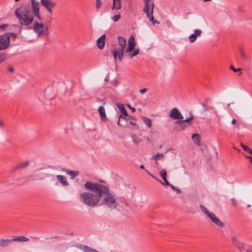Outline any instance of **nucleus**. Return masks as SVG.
I'll return each instance as SVG.
<instances>
[{"mask_svg": "<svg viewBox=\"0 0 252 252\" xmlns=\"http://www.w3.org/2000/svg\"><path fill=\"white\" fill-rule=\"evenodd\" d=\"M86 189L92 191H99L101 194V198L103 196L102 202L103 205H105L109 208L115 209L116 208V201L114 196L110 192L109 188L104 185L99 183H93L87 182L84 185Z\"/></svg>", "mask_w": 252, "mask_h": 252, "instance_id": "1", "label": "nucleus"}, {"mask_svg": "<svg viewBox=\"0 0 252 252\" xmlns=\"http://www.w3.org/2000/svg\"><path fill=\"white\" fill-rule=\"evenodd\" d=\"M15 15L20 22V26L14 25V27H19L21 32L22 26H28L31 25L34 19V15L32 13L31 8L27 5H21L16 8Z\"/></svg>", "mask_w": 252, "mask_h": 252, "instance_id": "2", "label": "nucleus"}, {"mask_svg": "<svg viewBox=\"0 0 252 252\" xmlns=\"http://www.w3.org/2000/svg\"><path fill=\"white\" fill-rule=\"evenodd\" d=\"M95 193L83 192L80 195L82 202L90 207L96 206L101 198V194L99 191H92Z\"/></svg>", "mask_w": 252, "mask_h": 252, "instance_id": "3", "label": "nucleus"}, {"mask_svg": "<svg viewBox=\"0 0 252 252\" xmlns=\"http://www.w3.org/2000/svg\"><path fill=\"white\" fill-rule=\"evenodd\" d=\"M33 30L37 34L38 37L41 35L48 36L49 35L48 28L43 24L39 23L37 21L34 22Z\"/></svg>", "mask_w": 252, "mask_h": 252, "instance_id": "4", "label": "nucleus"}, {"mask_svg": "<svg viewBox=\"0 0 252 252\" xmlns=\"http://www.w3.org/2000/svg\"><path fill=\"white\" fill-rule=\"evenodd\" d=\"M10 39L8 34L0 36V51L6 49L9 46Z\"/></svg>", "mask_w": 252, "mask_h": 252, "instance_id": "5", "label": "nucleus"}, {"mask_svg": "<svg viewBox=\"0 0 252 252\" xmlns=\"http://www.w3.org/2000/svg\"><path fill=\"white\" fill-rule=\"evenodd\" d=\"M41 3L50 14L52 13V8L57 5V3L52 0H41Z\"/></svg>", "mask_w": 252, "mask_h": 252, "instance_id": "6", "label": "nucleus"}, {"mask_svg": "<svg viewBox=\"0 0 252 252\" xmlns=\"http://www.w3.org/2000/svg\"><path fill=\"white\" fill-rule=\"evenodd\" d=\"M31 6L34 15L39 20H41V18L39 14V9L38 2L35 0H31Z\"/></svg>", "mask_w": 252, "mask_h": 252, "instance_id": "7", "label": "nucleus"}, {"mask_svg": "<svg viewBox=\"0 0 252 252\" xmlns=\"http://www.w3.org/2000/svg\"><path fill=\"white\" fill-rule=\"evenodd\" d=\"M169 117L174 120L183 119V115L177 108H174L170 111Z\"/></svg>", "mask_w": 252, "mask_h": 252, "instance_id": "8", "label": "nucleus"}, {"mask_svg": "<svg viewBox=\"0 0 252 252\" xmlns=\"http://www.w3.org/2000/svg\"><path fill=\"white\" fill-rule=\"evenodd\" d=\"M208 217L212 221L217 225L220 227H223L224 226L223 222L221 221L220 219L213 213L211 212L210 215Z\"/></svg>", "mask_w": 252, "mask_h": 252, "instance_id": "9", "label": "nucleus"}, {"mask_svg": "<svg viewBox=\"0 0 252 252\" xmlns=\"http://www.w3.org/2000/svg\"><path fill=\"white\" fill-rule=\"evenodd\" d=\"M125 49H114L112 51L113 55L115 62L117 61V58L118 56L119 60L121 62L124 58Z\"/></svg>", "mask_w": 252, "mask_h": 252, "instance_id": "10", "label": "nucleus"}, {"mask_svg": "<svg viewBox=\"0 0 252 252\" xmlns=\"http://www.w3.org/2000/svg\"><path fill=\"white\" fill-rule=\"evenodd\" d=\"M135 46V39L133 35L130 36L128 40V48L126 49V52L129 53L133 51Z\"/></svg>", "mask_w": 252, "mask_h": 252, "instance_id": "11", "label": "nucleus"}, {"mask_svg": "<svg viewBox=\"0 0 252 252\" xmlns=\"http://www.w3.org/2000/svg\"><path fill=\"white\" fill-rule=\"evenodd\" d=\"M106 36L105 34H102L97 40L96 43L97 47L100 49H102L105 45V39Z\"/></svg>", "mask_w": 252, "mask_h": 252, "instance_id": "12", "label": "nucleus"}, {"mask_svg": "<svg viewBox=\"0 0 252 252\" xmlns=\"http://www.w3.org/2000/svg\"><path fill=\"white\" fill-rule=\"evenodd\" d=\"M201 33V31L199 29H196L194 31V33L191 34L189 36V40L191 43L194 42L197 36H200Z\"/></svg>", "mask_w": 252, "mask_h": 252, "instance_id": "13", "label": "nucleus"}, {"mask_svg": "<svg viewBox=\"0 0 252 252\" xmlns=\"http://www.w3.org/2000/svg\"><path fill=\"white\" fill-rule=\"evenodd\" d=\"M152 6L151 13H150V11H149L150 6H149L148 9L147 10H145V7H144L143 11H144V13H145L146 14L147 17L150 19V20L152 22H153V21L155 20L154 19V17L153 15L154 4L153 3H152Z\"/></svg>", "mask_w": 252, "mask_h": 252, "instance_id": "14", "label": "nucleus"}, {"mask_svg": "<svg viewBox=\"0 0 252 252\" xmlns=\"http://www.w3.org/2000/svg\"><path fill=\"white\" fill-rule=\"evenodd\" d=\"M119 49H125L126 47V39L123 37L118 36Z\"/></svg>", "mask_w": 252, "mask_h": 252, "instance_id": "15", "label": "nucleus"}, {"mask_svg": "<svg viewBox=\"0 0 252 252\" xmlns=\"http://www.w3.org/2000/svg\"><path fill=\"white\" fill-rule=\"evenodd\" d=\"M57 180L60 182L64 186H67L69 185L68 183L66 181V178L63 175H57Z\"/></svg>", "mask_w": 252, "mask_h": 252, "instance_id": "16", "label": "nucleus"}, {"mask_svg": "<svg viewBox=\"0 0 252 252\" xmlns=\"http://www.w3.org/2000/svg\"><path fill=\"white\" fill-rule=\"evenodd\" d=\"M192 139L193 140L194 143L200 146L201 144L200 136L199 134L194 133L192 135Z\"/></svg>", "mask_w": 252, "mask_h": 252, "instance_id": "17", "label": "nucleus"}, {"mask_svg": "<svg viewBox=\"0 0 252 252\" xmlns=\"http://www.w3.org/2000/svg\"><path fill=\"white\" fill-rule=\"evenodd\" d=\"M175 124H177L180 126V128H179V130H183L184 128L189 127L190 125V124H186L182 120L177 121Z\"/></svg>", "mask_w": 252, "mask_h": 252, "instance_id": "18", "label": "nucleus"}, {"mask_svg": "<svg viewBox=\"0 0 252 252\" xmlns=\"http://www.w3.org/2000/svg\"><path fill=\"white\" fill-rule=\"evenodd\" d=\"M63 171L65 172L67 174L71 176V179H73L78 175V171H72L66 168L63 169Z\"/></svg>", "mask_w": 252, "mask_h": 252, "instance_id": "19", "label": "nucleus"}, {"mask_svg": "<svg viewBox=\"0 0 252 252\" xmlns=\"http://www.w3.org/2000/svg\"><path fill=\"white\" fill-rule=\"evenodd\" d=\"M12 239H0V247H5L8 246L10 243L12 242Z\"/></svg>", "mask_w": 252, "mask_h": 252, "instance_id": "20", "label": "nucleus"}, {"mask_svg": "<svg viewBox=\"0 0 252 252\" xmlns=\"http://www.w3.org/2000/svg\"><path fill=\"white\" fill-rule=\"evenodd\" d=\"M29 162L28 161H26L25 162L21 163L18 164L17 166H16L13 168V170L16 171L20 168H24L26 167L29 165Z\"/></svg>", "mask_w": 252, "mask_h": 252, "instance_id": "21", "label": "nucleus"}, {"mask_svg": "<svg viewBox=\"0 0 252 252\" xmlns=\"http://www.w3.org/2000/svg\"><path fill=\"white\" fill-rule=\"evenodd\" d=\"M122 8L121 0H116L115 2H113L112 9L119 10Z\"/></svg>", "mask_w": 252, "mask_h": 252, "instance_id": "22", "label": "nucleus"}, {"mask_svg": "<svg viewBox=\"0 0 252 252\" xmlns=\"http://www.w3.org/2000/svg\"><path fill=\"white\" fill-rule=\"evenodd\" d=\"M13 241L26 242L29 241V239L25 236H20L12 239Z\"/></svg>", "mask_w": 252, "mask_h": 252, "instance_id": "23", "label": "nucleus"}, {"mask_svg": "<svg viewBox=\"0 0 252 252\" xmlns=\"http://www.w3.org/2000/svg\"><path fill=\"white\" fill-rule=\"evenodd\" d=\"M98 112L102 119L106 118L105 110L103 106H100L98 108Z\"/></svg>", "mask_w": 252, "mask_h": 252, "instance_id": "24", "label": "nucleus"}, {"mask_svg": "<svg viewBox=\"0 0 252 252\" xmlns=\"http://www.w3.org/2000/svg\"><path fill=\"white\" fill-rule=\"evenodd\" d=\"M164 155L162 153H158L152 157V159L156 160V163L158 164L157 160H159L164 157Z\"/></svg>", "mask_w": 252, "mask_h": 252, "instance_id": "25", "label": "nucleus"}, {"mask_svg": "<svg viewBox=\"0 0 252 252\" xmlns=\"http://www.w3.org/2000/svg\"><path fill=\"white\" fill-rule=\"evenodd\" d=\"M147 172L153 178H155V179H156L157 180H158V181H159L160 183H161L163 185H166V186H168L170 187V185H171L170 183H169L168 182V181L167 180L166 178L165 179H163V180L164 181V183L160 181L159 180H158V179H157L154 175H152L150 172H149L147 170H146Z\"/></svg>", "mask_w": 252, "mask_h": 252, "instance_id": "26", "label": "nucleus"}, {"mask_svg": "<svg viewBox=\"0 0 252 252\" xmlns=\"http://www.w3.org/2000/svg\"><path fill=\"white\" fill-rule=\"evenodd\" d=\"M241 146L244 151L248 152L252 156V149H251L248 146L244 144L243 143H241Z\"/></svg>", "mask_w": 252, "mask_h": 252, "instance_id": "27", "label": "nucleus"}, {"mask_svg": "<svg viewBox=\"0 0 252 252\" xmlns=\"http://www.w3.org/2000/svg\"><path fill=\"white\" fill-rule=\"evenodd\" d=\"M199 207L202 212L205 214L207 217H208L210 215V212L208 211L207 209L203 205H200Z\"/></svg>", "mask_w": 252, "mask_h": 252, "instance_id": "28", "label": "nucleus"}, {"mask_svg": "<svg viewBox=\"0 0 252 252\" xmlns=\"http://www.w3.org/2000/svg\"><path fill=\"white\" fill-rule=\"evenodd\" d=\"M143 121L145 125L148 127H151L152 126V121L149 118H148L147 117H143Z\"/></svg>", "mask_w": 252, "mask_h": 252, "instance_id": "29", "label": "nucleus"}, {"mask_svg": "<svg viewBox=\"0 0 252 252\" xmlns=\"http://www.w3.org/2000/svg\"><path fill=\"white\" fill-rule=\"evenodd\" d=\"M118 108L120 110L122 114L125 116H128L127 112L123 105H118Z\"/></svg>", "mask_w": 252, "mask_h": 252, "instance_id": "30", "label": "nucleus"}, {"mask_svg": "<svg viewBox=\"0 0 252 252\" xmlns=\"http://www.w3.org/2000/svg\"><path fill=\"white\" fill-rule=\"evenodd\" d=\"M83 250L85 252H96L95 249L91 248L87 246H84L83 248Z\"/></svg>", "mask_w": 252, "mask_h": 252, "instance_id": "31", "label": "nucleus"}, {"mask_svg": "<svg viewBox=\"0 0 252 252\" xmlns=\"http://www.w3.org/2000/svg\"><path fill=\"white\" fill-rule=\"evenodd\" d=\"M144 1V7L145 10H147L150 6V2L151 0H143Z\"/></svg>", "mask_w": 252, "mask_h": 252, "instance_id": "32", "label": "nucleus"}, {"mask_svg": "<svg viewBox=\"0 0 252 252\" xmlns=\"http://www.w3.org/2000/svg\"><path fill=\"white\" fill-rule=\"evenodd\" d=\"M167 172L165 169H162L160 171V176L162 179L166 178Z\"/></svg>", "mask_w": 252, "mask_h": 252, "instance_id": "33", "label": "nucleus"}, {"mask_svg": "<svg viewBox=\"0 0 252 252\" xmlns=\"http://www.w3.org/2000/svg\"><path fill=\"white\" fill-rule=\"evenodd\" d=\"M193 119L194 117L193 115H192L191 116L188 117L186 119L182 121L186 123V124H190V121L193 120Z\"/></svg>", "mask_w": 252, "mask_h": 252, "instance_id": "34", "label": "nucleus"}, {"mask_svg": "<svg viewBox=\"0 0 252 252\" xmlns=\"http://www.w3.org/2000/svg\"><path fill=\"white\" fill-rule=\"evenodd\" d=\"M139 54V50L136 49L134 50V52L132 54H129L128 55L129 58L130 59L132 58L133 57L135 56L136 55H138Z\"/></svg>", "mask_w": 252, "mask_h": 252, "instance_id": "35", "label": "nucleus"}, {"mask_svg": "<svg viewBox=\"0 0 252 252\" xmlns=\"http://www.w3.org/2000/svg\"><path fill=\"white\" fill-rule=\"evenodd\" d=\"M102 4V2L101 0H96V9H99Z\"/></svg>", "mask_w": 252, "mask_h": 252, "instance_id": "36", "label": "nucleus"}, {"mask_svg": "<svg viewBox=\"0 0 252 252\" xmlns=\"http://www.w3.org/2000/svg\"><path fill=\"white\" fill-rule=\"evenodd\" d=\"M231 241H232V243L235 245L236 246H238V245L239 244V242L238 241L237 239H236V237H232L231 238Z\"/></svg>", "mask_w": 252, "mask_h": 252, "instance_id": "37", "label": "nucleus"}, {"mask_svg": "<svg viewBox=\"0 0 252 252\" xmlns=\"http://www.w3.org/2000/svg\"><path fill=\"white\" fill-rule=\"evenodd\" d=\"M128 116H125L123 114H121L120 116H119V120L118 121V125H119V126H121L122 125L120 124V119H126V117H127Z\"/></svg>", "mask_w": 252, "mask_h": 252, "instance_id": "38", "label": "nucleus"}, {"mask_svg": "<svg viewBox=\"0 0 252 252\" xmlns=\"http://www.w3.org/2000/svg\"><path fill=\"white\" fill-rule=\"evenodd\" d=\"M121 18V15L120 14H117V15H115V16H114L113 17H112V20L114 21V22H117L118 21V20H119V19Z\"/></svg>", "mask_w": 252, "mask_h": 252, "instance_id": "39", "label": "nucleus"}, {"mask_svg": "<svg viewBox=\"0 0 252 252\" xmlns=\"http://www.w3.org/2000/svg\"><path fill=\"white\" fill-rule=\"evenodd\" d=\"M240 55L242 59H245V60L247 59V57L246 55L245 54L244 50H242V49H240Z\"/></svg>", "mask_w": 252, "mask_h": 252, "instance_id": "40", "label": "nucleus"}, {"mask_svg": "<svg viewBox=\"0 0 252 252\" xmlns=\"http://www.w3.org/2000/svg\"><path fill=\"white\" fill-rule=\"evenodd\" d=\"M170 187L174 191H176L177 193H181V190L179 189H177L175 187H174L173 185L171 184L170 185Z\"/></svg>", "mask_w": 252, "mask_h": 252, "instance_id": "41", "label": "nucleus"}, {"mask_svg": "<svg viewBox=\"0 0 252 252\" xmlns=\"http://www.w3.org/2000/svg\"><path fill=\"white\" fill-rule=\"evenodd\" d=\"M230 68L234 72H237L239 71H240L241 70V68H235L233 65H231L230 67Z\"/></svg>", "mask_w": 252, "mask_h": 252, "instance_id": "42", "label": "nucleus"}, {"mask_svg": "<svg viewBox=\"0 0 252 252\" xmlns=\"http://www.w3.org/2000/svg\"><path fill=\"white\" fill-rule=\"evenodd\" d=\"M237 248L239 249L240 252H244V251L247 252V250H245V248L241 246H240L239 244L238 245V246H236Z\"/></svg>", "mask_w": 252, "mask_h": 252, "instance_id": "43", "label": "nucleus"}, {"mask_svg": "<svg viewBox=\"0 0 252 252\" xmlns=\"http://www.w3.org/2000/svg\"><path fill=\"white\" fill-rule=\"evenodd\" d=\"M5 59V55L3 54L0 53V63L3 62Z\"/></svg>", "mask_w": 252, "mask_h": 252, "instance_id": "44", "label": "nucleus"}, {"mask_svg": "<svg viewBox=\"0 0 252 252\" xmlns=\"http://www.w3.org/2000/svg\"><path fill=\"white\" fill-rule=\"evenodd\" d=\"M4 34H8V36H9V37L10 36H12L14 38H16L17 36V34H16L15 33H13V32H8V33H5Z\"/></svg>", "mask_w": 252, "mask_h": 252, "instance_id": "45", "label": "nucleus"}, {"mask_svg": "<svg viewBox=\"0 0 252 252\" xmlns=\"http://www.w3.org/2000/svg\"><path fill=\"white\" fill-rule=\"evenodd\" d=\"M231 202H232V205L234 207H236V202L234 198L231 199Z\"/></svg>", "mask_w": 252, "mask_h": 252, "instance_id": "46", "label": "nucleus"}, {"mask_svg": "<svg viewBox=\"0 0 252 252\" xmlns=\"http://www.w3.org/2000/svg\"><path fill=\"white\" fill-rule=\"evenodd\" d=\"M8 25L6 24H2L0 26V28H1L2 30H4Z\"/></svg>", "mask_w": 252, "mask_h": 252, "instance_id": "47", "label": "nucleus"}, {"mask_svg": "<svg viewBox=\"0 0 252 252\" xmlns=\"http://www.w3.org/2000/svg\"><path fill=\"white\" fill-rule=\"evenodd\" d=\"M146 91H147V89H146V88H143V89H140L139 91V92H140V93L141 94L146 93Z\"/></svg>", "mask_w": 252, "mask_h": 252, "instance_id": "48", "label": "nucleus"}, {"mask_svg": "<svg viewBox=\"0 0 252 252\" xmlns=\"http://www.w3.org/2000/svg\"><path fill=\"white\" fill-rule=\"evenodd\" d=\"M246 158L249 160V161L252 164V157L251 156H245Z\"/></svg>", "mask_w": 252, "mask_h": 252, "instance_id": "49", "label": "nucleus"}, {"mask_svg": "<svg viewBox=\"0 0 252 252\" xmlns=\"http://www.w3.org/2000/svg\"><path fill=\"white\" fill-rule=\"evenodd\" d=\"M127 106L132 110V112H134L136 111L135 108L131 107L129 104H127Z\"/></svg>", "mask_w": 252, "mask_h": 252, "instance_id": "50", "label": "nucleus"}, {"mask_svg": "<svg viewBox=\"0 0 252 252\" xmlns=\"http://www.w3.org/2000/svg\"><path fill=\"white\" fill-rule=\"evenodd\" d=\"M4 124L2 121H0V128H3Z\"/></svg>", "mask_w": 252, "mask_h": 252, "instance_id": "51", "label": "nucleus"}, {"mask_svg": "<svg viewBox=\"0 0 252 252\" xmlns=\"http://www.w3.org/2000/svg\"><path fill=\"white\" fill-rule=\"evenodd\" d=\"M236 123V121L235 119H233L232 121H231V124L235 125Z\"/></svg>", "mask_w": 252, "mask_h": 252, "instance_id": "52", "label": "nucleus"}, {"mask_svg": "<svg viewBox=\"0 0 252 252\" xmlns=\"http://www.w3.org/2000/svg\"><path fill=\"white\" fill-rule=\"evenodd\" d=\"M152 23H153L154 25H155V24H156V23L159 24V22H158V21L154 20L153 21V22H152Z\"/></svg>", "mask_w": 252, "mask_h": 252, "instance_id": "53", "label": "nucleus"}, {"mask_svg": "<svg viewBox=\"0 0 252 252\" xmlns=\"http://www.w3.org/2000/svg\"><path fill=\"white\" fill-rule=\"evenodd\" d=\"M9 70L10 71V72H13V70H14V69L12 68V67H10L9 68Z\"/></svg>", "mask_w": 252, "mask_h": 252, "instance_id": "54", "label": "nucleus"}, {"mask_svg": "<svg viewBox=\"0 0 252 252\" xmlns=\"http://www.w3.org/2000/svg\"><path fill=\"white\" fill-rule=\"evenodd\" d=\"M140 168H141V169H145V167L144 166V165L143 164H141L140 166Z\"/></svg>", "mask_w": 252, "mask_h": 252, "instance_id": "55", "label": "nucleus"}, {"mask_svg": "<svg viewBox=\"0 0 252 252\" xmlns=\"http://www.w3.org/2000/svg\"><path fill=\"white\" fill-rule=\"evenodd\" d=\"M130 123L132 125H133V126H135V125H136V123H133V122H131V121H130Z\"/></svg>", "mask_w": 252, "mask_h": 252, "instance_id": "56", "label": "nucleus"}, {"mask_svg": "<svg viewBox=\"0 0 252 252\" xmlns=\"http://www.w3.org/2000/svg\"><path fill=\"white\" fill-rule=\"evenodd\" d=\"M209 110V109L207 107H205L204 109V111H207Z\"/></svg>", "mask_w": 252, "mask_h": 252, "instance_id": "57", "label": "nucleus"}, {"mask_svg": "<svg viewBox=\"0 0 252 252\" xmlns=\"http://www.w3.org/2000/svg\"><path fill=\"white\" fill-rule=\"evenodd\" d=\"M233 102H232V103H229V104H228V106H229L231 104H233Z\"/></svg>", "mask_w": 252, "mask_h": 252, "instance_id": "58", "label": "nucleus"}, {"mask_svg": "<svg viewBox=\"0 0 252 252\" xmlns=\"http://www.w3.org/2000/svg\"><path fill=\"white\" fill-rule=\"evenodd\" d=\"M247 207H251V205H249V204H248V205H247Z\"/></svg>", "mask_w": 252, "mask_h": 252, "instance_id": "59", "label": "nucleus"}, {"mask_svg": "<svg viewBox=\"0 0 252 252\" xmlns=\"http://www.w3.org/2000/svg\"><path fill=\"white\" fill-rule=\"evenodd\" d=\"M15 0V1L17 2V1H19L20 0Z\"/></svg>", "mask_w": 252, "mask_h": 252, "instance_id": "60", "label": "nucleus"}, {"mask_svg": "<svg viewBox=\"0 0 252 252\" xmlns=\"http://www.w3.org/2000/svg\"><path fill=\"white\" fill-rule=\"evenodd\" d=\"M96 252H99L96 251Z\"/></svg>", "mask_w": 252, "mask_h": 252, "instance_id": "61", "label": "nucleus"}]
</instances>
